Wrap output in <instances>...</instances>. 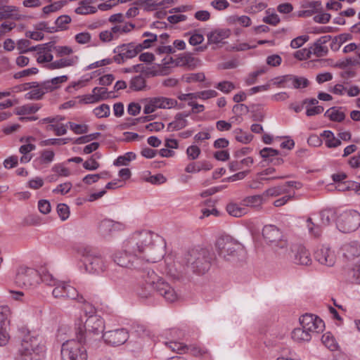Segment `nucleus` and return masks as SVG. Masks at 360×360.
I'll use <instances>...</instances> for the list:
<instances>
[{
    "instance_id": "nucleus-17",
    "label": "nucleus",
    "mask_w": 360,
    "mask_h": 360,
    "mask_svg": "<svg viewBox=\"0 0 360 360\" xmlns=\"http://www.w3.org/2000/svg\"><path fill=\"white\" fill-rule=\"evenodd\" d=\"M65 117L61 115L47 117L39 120V124H49L46 127L47 131H53L56 136H60L67 134L66 125L59 124Z\"/></svg>"
},
{
    "instance_id": "nucleus-48",
    "label": "nucleus",
    "mask_w": 360,
    "mask_h": 360,
    "mask_svg": "<svg viewBox=\"0 0 360 360\" xmlns=\"http://www.w3.org/2000/svg\"><path fill=\"white\" fill-rule=\"evenodd\" d=\"M79 296H81L82 297V300L81 301L79 300L78 299H72V300H76L78 302L84 304L82 310L84 311V316H85L86 319L89 316L97 315L96 308L91 304L86 302L82 295L79 294Z\"/></svg>"
},
{
    "instance_id": "nucleus-24",
    "label": "nucleus",
    "mask_w": 360,
    "mask_h": 360,
    "mask_svg": "<svg viewBox=\"0 0 360 360\" xmlns=\"http://www.w3.org/2000/svg\"><path fill=\"white\" fill-rule=\"evenodd\" d=\"M304 10L298 12L299 17H309L314 13L319 11L321 8V3L319 1H307L302 4Z\"/></svg>"
},
{
    "instance_id": "nucleus-56",
    "label": "nucleus",
    "mask_w": 360,
    "mask_h": 360,
    "mask_svg": "<svg viewBox=\"0 0 360 360\" xmlns=\"http://www.w3.org/2000/svg\"><path fill=\"white\" fill-rule=\"evenodd\" d=\"M53 51H55L57 57L69 56L73 53L71 47L68 46H55L53 44Z\"/></svg>"
},
{
    "instance_id": "nucleus-21",
    "label": "nucleus",
    "mask_w": 360,
    "mask_h": 360,
    "mask_svg": "<svg viewBox=\"0 0 360 360\" xmlns=\"http://www.w3.org/2000/svg\"><path fill=\"white\" fill-rule=\"evenodd\" d=\"M79 57L77 56H70L68 57H60V59L53 61L47 65L49 70L62 69L65 68L75 66L77 64Z\"/></svg>"
},
{
    "instance_id": "nucleus-12",
    "label": "nucleus",
    "mask_w": 360,
    "mask_h": 360,
    "mask_svg": "<svg viewBox=\"0 0 360 360\" xmlns=\"http://www.w3.org/2000/svg\"><path fill=\"white\" fill-rule=\"evenodd\" d=\"M300 323L312 337L313 334L323 331L325 325L317 316L306 314L300 318Z\"/></svg>"
},
{
    "instance_id": "nucleus-53",
    "label": "nucleus",
    "mask_w": 360,
    "mask_h": 360,
    "mask_svg": "<svg viewBox=\"0 0 360 360\" xmlns=\"http://www.w3.org/2000/svg\"><path fill=\"white\" fill-rule=\"evenodd\" d=\"M94 115L98 118L108 117L110 113V108L108 104H101L94 109Z\"/></svg>"
},
{
    "instance_id": "nucleus-9",
    "label": "nucleus",
    "mask_w": 360,
    "mask_h": 360,
    "mask_svg": "<svg viewBox=\"0 0 360 360\" xmlns=\"http://www.w3.org/2000/svg\"><path fill=\"white\" fill-rule=\"evenodd\" d=\"M336 225L341 232H353L360 226V213L356 210L345 211L337 218Z\"/></svg>"
},
{
    "instance_id": "nucleus-2",
    "label": "nucleus",
    "mask_w": 360,
    "mask_h": 360,
    "mask_svg": "<svg viewBox=\"0 0 360 360\" xmlns=\"http://www.w3.org/2000/svg\"><path fill=\"white\" fill-rule=\"evenodd\" d=\"M152 242V236L147 231L134 233L122 245V248L129 254V257L135 259H142L141 254L144 253ZM146 261L147 259H143Z\"/></svg>"
},
{
    "instance_id": "nucleus-43",
    "label": "nucleus",
    "mask_w": 360,
    "mask_h": 360,
    "mask_svg": "<svg viewBox=\"0 0 360 360\" xmlns=\"http://www.w3.org/2000/svg\"><path fill=\"white\" fill-rule=\"evenodd\" d=\"M287 193H288V188L281 185L269 188L263 193V195L266 197H276Z\"/></svg>"
},
{
    "instance_id": "nucleus-58",
    "label": "nucleus",
    "mask_w": 360,
    "mask_h": 360,
    "mask_svg": "<svg viewBox=\"0 0 360 360\" xmlns=\"http://www.w3.org/2000/svg\"><path fill=\"white\" fill-rule=\"evenodd\" d=\"M70 138L64 139H49L41 141V145L44 146H55V145H65L70 141Z\"/></svg>"
},
{
    "instance_id": "nucleus-8",
    "label": "nucleus",
    "mask_w": 360,
    "mask_h": 360,
    "mask_svg": "<svg viewBox=\"0 0 360 360\" xmlns=\"http://www.w3.org/2000/svg\"><path fill=\"white\" fill-rule=\"evenodd\" d=\"M43 351L44 345L41 344L39 337L29 333L22 339L15 360H41V354Z\"/></svg>"
},
{
    "instance_id": "nucleus-23",
    "label": "nucleus",
    "mask_w": 360,
    "mask_h": 360,
    "mask_svg": "<svg viewBox=\"0 0 360 360\" xmlns=\"http://www.w3.org/2000/svg\"><path fill=\"white\" fill-rule=\"evenodd\" d=\"M53 51V43L49 42L42 44V48L37 52V61L38 63L53 62V56L51 52Z\"/></svg>"
},
{
    "instance_id": "nucleus-63",
    "label": "nucleus",
    "mask_w": 360,
    "mask_h": 360,
    "mask_svg": "<svg viewBox=\"0 0 360 360\" xmlns=\"http://www.w3.org/2000/svg\"><path fill=\"white\" fill-rule=\"evenodd\" d=\"M186 352L191 353L195 356H202L207 353V350L197 345H186Z\"/></svg>"
},
{
    "instance_id": "nucleus-39",
    "label": "nucleus",
    "mask_w": 360,
    "mask_h": 360,
    "mask_svg": "<svg viewBox=\"0 0 360 360\" xmlns=\"http://www.w3.org/2000/svg\"><path fill=\"white\" fill-rule=\"evenodd\" d=\"M226 211L228 213L235 217H240L245 215L247 212L245 207H240L236 203H229L226 206Z\"/></svg>"
},
{
    "instance_id": "nucleus-40",
    "label": "nucleus",
    "mask_w": 360,
    "mask_h": 360,
    "mask_svg": "<svg viewBox=\"0 0 360 360\" xmlns=\"http://www.w3.org/2000/svg\"><path fill=\"white\" fill-rule=\"evenodd\" d=\"M136 154L133 152H127L123 155L117 157L113 164L115 166H127L129 162L136 159Z\"/></svg>"
},
{
    "instance_id": "nucleus-3",
    "label": "nucleus",
    "mask_w": 360,
    "mask_h": 360,
    "mask_svg": "<svg viewBox=\"0 0 360 360\" xmlns=\"http://www.w3.org/2000/svg\"><path fill=\"white\" fill-rule=\"evenodd\" d=\"M39 281L46 285L54 286L52 294L56 298L78 299L82 300V297L79 296L77 289L69 283L57 281L49 271L43 270L39 273Z\"/></svg>"
},
{
    "instance_id": "nucleus-14",
    "label": "nucleus",
    "mask_w": 360,
    "mask_h": 360,
    "mask_svg": "<svg viewBox=\"0 0 360 360\" xmlns=\"http://www.w3.org/2000/svg\"><path fill=\"white\" fill-rule=\"evenodd\" d=\"M102 337L107 344L117 347L125 343L129 335L127 329L117 328L105 332Z\"/></svg>"
},
{
    "instance_id": "nucleus-60",
    "label": "nucleus",
    "mask_w": 360,
    "mask_h": 360,
    "mask_svg": "<svg viewBox=\"0 0 360 360\" xmlns=\"http://www.w3.org/2000/svg\"><path fill=\"white\" fill-rule=\"evenodd\" d=\"M68 124L70 129L76 134H86L89 131V127L86 124H79L72 122H69Z\"/></svg>"
},
{
    "instance_id": "nucleus-28",
    "label": "nucleus",
    "mask_w": 360,
    "mask_h": 360,
    "mask_svg": "<svg viewBox=\"0 0 360 360\" xmlns=\"http://www.w3.org/2000/svg\"><path fill=\"white\" fill-rule=\"evenodd\" d=\"M68 79V77L67 75L56 77L43 82V86L47 92H51L60 88L61 84L66 82Z\"/></svg>"
},
{
    "instance_id": "nucleus-19",
    "label": "nucleus",
    "mask_w": 360,
    "mask_h": 360,
    "mask_svg": "<svg viewBox=\"0 0 360 360\" xmlns=\"http://www.w3.org/2000/svg\"><path fill=\"white\" fill-rule=\"evenodd\" d=\"M123 225L109 219L102 220L98 225V232L103 238H108L122 229Z\"/></svg>"
},
{
    "instance_id": "nucleus-16",
    "label": "nucleus",
    "mask_w": 360,
    "mask_h": 360,
    "mask_svg": "<svg viewBox=\"0 0 360 360\" xmlns=\"http://www.w3.org/2000/svg\"><path fill=\"white\" fill-rule=\"evenodd\" d=\"M11 309L7 305L0 307V346L5 345L9 339L8 328Z\"/></svg>"
},
{
    "instance_id": "nucleus-7",
    "label": "nucleus",
    "mask_w": 360,
    "mask_h": 360,
    "mask_svg": "<svg viewBox=\"0 0 360 360\" xmlns=\"http://www.w3.org/2000/svg\"><path fill=\"white\" fill-rule=\"evenodd\" d=\"M186 266L198 274H204L210 268L211 257L208 250L205 249H193L185 256Z\"/></svg>"
},
{
    "instance_id": "nucleus-29",
    "label": "nucleus",
    "mask_w": 360,
    "mask_h": 360,
    "mask_svg": "<svg viewBox=\"0 0 360 360\" xmlns=\"http://www.w3.org/2000/svg\"><path fill=\"white\" fill-rule=\"evenodd\" d=\"M163 4L159 0H137L134 3V5H138L141 11L145 12L156 11L159 6Z\"/></svg>"
},
{
    "instance_id": "nucleus-59",
    "label": "nucleus",
    "mask_w": 360,
    "mask_h": 360,
    "mask_svg": "<svg viewBox=\"0 0 360 360\" xmlns=\"http://www.w3.org/2000/svg\"><path fill=\"white\" fill-rule=\"evenodd\" d=\"M65 2L63 1H56L50 5L46 6L43 8V13L45 15L49 14L59 11L63 6Z\"/></svg>"
},
{
    "instance_id": "nucleus-27",
    "label": "nucleus",
    "mask_w": 360,
    "mask_h": 360,
    "mask_svg": "<svg viewBox=\"0 0 360 360\" xmlns=\"http://www.w3.org/2000/svg\"><path fill=\"white\" fill-rule=\"evenodd\" d=\"M230 34L231 31L229 29H218L211 32L207 35V40L210 44H218L229 38Z\"/></svg>"
},
{
    "instance_id": "nucleus-37",
    "label": "nucleus",
    "mask_w": 360,
    "mask_h": 360,
    "mask_svg": "<svg viewBox=\"0 0 360 360\" xmlns=\"http://www.w3.org/2000/svg\"><path fill=\"white\" fill-rule=\"evenodd\" d=\"M155 102L158 108L170 109L177 105V101L175 99L166 97H156Z\"/></svg>"
},
{
    "instance_id": "nucleus-41",
    "label": "nucleus",
    "mask_w": 360,
    "mask_h": 360,
    "mask_svg": "<svg viewBox=\"0 0 360 360\" xmlns=\"http://www.w3.org/2000/svg\"><path fill=\"white\" fill-rule=\"evenodd\" d=\"M324 115L334 122H341L345 117V113L335 108H331L326 110Z\"/></svg>"
},
{
    "instance_id": "nucleus-44",
    "label": "nucleus",
    "mask_w": 360,
    "mask_h": 360,
    "mask_svg": "<svg viewBox=\"0 0 360 360\" xmlns=\"http://www.w3.org/2000/svg\"><path fill=\"white\" fill-rule=\"evenodd\" d=\"M323 344L331 351H335L338 348V343L330 333H326L321 337Z\"/></svg>"
},
{
    "instance_id": "nucleus-13",
    "label": "nucleus",
    "mask_w": 360,
    "mask_h": 360,
    "mask_svg": "<svg viewBox=\"0 0 360 360\" xmlns=\"http://www.w3.org/2000/svg\"><path fill=\"white\" fill-rule=\"evenodd\" d=\"M84 328V330L79 328V331L77 333V335L81 330L84 335L85 333L93 335L101 334L105 328L104 321L98 315L89 316L85 320ZM84 338L85 339L84 336Z\"/></svg>"
},
{
    "instance_id": "nucleus-46",
    "label": "nucleus",
    "mask_w": 360,
    "mask_h": 360,
    "mask_svg": "<svg viewBox=\"0 0 360 360\" xmlns=\"http://www.w3.org/2000/svg\"><path fill=\"white\" fill-rule=\"evenodd\" d=\"M320 216L322 224L324 226H328L331 223L332 221L334 220L336 217V214L333 210L328 209L323 210L320 213Z\"/></svg>"
},
{
    "instance_id": "nucleus-54",
    "label": "nucleus",
    "mask_w": 360,
    "mask_h": 360,
    "mask_svg": "<svg viewBox=\"0 0 360 360\" xmlns=\"http://www.w3.org/2000/svg\"><path fill=\"white\" fill-rule=\"evenodd\" d=\"M275 169L273 167H269L261 172L258 174L259 177V181H271V180H275V179H281L285 178L283 176H272L269 177H263L262 176H270L273 174L275 172Z\"/></svg>"
},
{
    "instance_id": "nucleus-38",
    "label": "nucleus",
    "mask_w": 360,
    "mask_h": 360,
    "mask_svg": "<svg viewBox=\"0 0 360 360\" xmlns=\"http://www.w3.org/2000/svg\"><path fill=\"white\" fill-rule=\"evenodd\" d=\"M142 37H146V39L143 40L141 43L137 44L138 46H141V51L145 49L150 48L153 46V44L155 41H158L157 34L149 32H143Z\"/></svg>"
},
{
    "instance_id": "nucleus-55",
    "label": "nucleus",
    "mask_w": 360,
    "mask_h": 360,
    "mask_svg": "<svg viewBox=\"0 0 360 360\" xmlns=\"http://www.w3.org/2000/svg\"><path fill=\"white\" fill-rule=\"evenodd\" d=\"M348 278L352 282L357 284H360V265H354L348 271Z\"/></svg>"
},
{
    "instance_id": "nucleus-64",
    "label": "nucleus",
    "mask_w": 360,
    "mask_h": 360,
    "mask_svg": "<svg viewBox=\"0 0 360 360\" xmlns=\"http://www.w3.org/2000/svg\"><path fill=\"white\" fill-rule=\"evenodd\" d=\"M218 96V93L215 90L210 89L195 93L196 99L200 98L207 100L211 98H215Z\"/></svg>"
},
{
    "instance_id": "nucleus-31",
    "label": "nucleus",
    "mask_w": 360,
    "mask_h": 360,
    "mask_svg": "<svg viewBox=\"0 0 360 360\" xmlns=\"http://www.w3.org/2000/svg\"><path fill=\"white\" fill-rule=\"evenodd\" d=\"M326 41L325 39L322 41L321 39H319L310 46L309 49L311 52V56L314 55L316 57L326 56L328 50L327 46L323 45Z\"/></svg>"
},
{
    "instance_id": "nucleus-52",
    "label": "nucleus",
    "mask_w": 360,
    "mask_h": 360,
    "mask_svg": "<svg viewBox=\"0 0 360 360\" xmlns=\"http://www.w3.org/2000/svg\"><path fill=\"white\" fill-rule=\"evenodd\" d=\"M263 197V194L251 195L245 198L243 202L246 206L257 207L262 203Z\"/></svg>"
},
{
    "instance_id": "nucleus-34",
    "label": "nucleus",
    "mask_w": 360,
    "mask_h": 360,
    "mask_svg": "<svg viewBox=\"0 0 360 360\" xmlns=\"http://www.w3.org/2000/svg\"><path fill=\"white\" fill-rule=\"evenodd\" d=\"M129 89L135 91L145 90L146 89L145 77L141 75L133 77L129 82Z\"/></svg>"
},
{
    "instance_id": "nucleus-10",
    "label": "nucleus",
    "mask_w": 360,
    "mask_h": 360,
    "mask_svg": "<svg viewBox=\"0 0 360 360\" xmlns=\"http://www.w3.org/2000/svg\"><path fill=\"white\" fill-rule=\"evenodd\" d=\"M15 283L20 287L36 286L39 283V273L34 269L20 266L17 269Z\"/></svg>"
},
{
    "instance_id": "nucleus-20",
    "label": "nucleus",
    "mask_w": 360,
    "mask_h": 360,
    "mask_svg": "<svg viewBox=\"0 0 360 360\" xmlns=\"http://www.w3.org/2000/svg\"><path fill=\"white\" fill-rule=\"evenodd\" d=\"M262 236L267 244L271 245L283 237L282 232L274 225H266L262 229Z\"/></svg>"
},
{
    "instance_id": "nucleus-1",
    "label": "nucleus",
    "mask_w": 360,
    "mask_h": 360,
    "mask_svg": "<svg viewBox=\"0 0 360 360\" xmlns=\"http://www.w3.org/2000/svg\"><path fill=\"white\" fill-rule=\"evenodd\" d=\"M113 261L120 266L134 269L139 272L140 281L136 289L139 297L147 298L155 291L167 302H173L178 299V294L174 288L150 268L149 262H155V258L148 257L146 261L143 259H134L122 248V251L114 255Z\"/></svg>"
},
{
    "instance_id": "nucleus-42",
    "label": "nucleus",
    "mask_w": 360,
    "mask_h": 360,
    "mask_svg": "<svg viewBox=\"0 0 360 360\" xmlns=\"http://www.w3.org/2000/svg\"><path fill=\"white\" fill-rule=\"evenodd\" d=\"M286 79H289L290 83L295 89L305 88L309 84V81L305 77L290 75V77H286L284 80Z\"/></svg>"
},
{
    "instance_id": "nucleus-4",
    "label": "nucleus",
    "mask_w": 360,
    "mask_h": 360,
    "mask_svg": "<svg viewBox=\"0 0 360 360\" xmlns=\"http://www.w3.org/2000/svg\"><path fill=\"white\" fill-rule=\"evenodd\" d=\"M216 248L220 258L231 262H237L244 252L242 245L229 236L219 237Z\"/></svg>"
},
{
    "instance_id": "nucleus-26",
    "label": "nucleus",
    "mask_w": 360,
    "mask_h": 360,
    "mask_svg": "<svg viewBox=\"0 0 360 360\" xmlns=\"http://www.w3.org/2000/svg\"><path fill=\"white\" fill-rule=\"evenodd\" d=\"M55 159V153L51 149H44L40 151L39 155L34 162L38 166L41 167H46L49 166Z\"/></svg>"
},
{
    "instance_id": "nucleus-35",
    "label": "nucleus",
    "mask_w": 360,
    "mask_h": 360,
    "mask_svg": "<svg viewBox=\"0 0 360 360\" xmlns=\"http://www.w3.org/2000/svg\"><path fill=\"white\" fill-rule=\"evenodd\" d=\"M321 136L325 139V144L328 148H336L341 144L340 139L336 138L331 131H323Z\"/></svg>"
},
{
    "instance_id": "nucleus-32",
    "label": "nucleus",
    "mask_w": 360,
    "mask_h": 360,
    "mask_svg": "<svg viewBox=\"0 0 360 360\" xmlns=\"http://www.w3.org/2000/svg\"><path fill=\"white\" fill-rule=\"evenodd\" d=\"M41 108L38 103H27L18 106L15 109V114L17 115H27L37 112Z\"/></svg>"
},
{
    "instance_id": "nucleus-57",
    "label": "nucleus",
    "mask_w": 360,
    "mask_h": 360,
    "mask_svg": "<svg viewBox=\"0 0 360 360\" xmlns=\"http://www.w3.org/2000/svg\"><path fill=\"white\" fill-rule=\"evenodd\" d=\"M92 93L95 94L98 101L106 100L111 97V92H108L105 87H95L92 90Z\"/></svg>"
},
{
    "instance_id": "nucleus-61",
    "label": "nucleus",
    "mask_w": 360,
    "mask_h": 360,
    "mask_svg": "<svg viewBox=\"0 0 360 360\" xmlns=\"http://www.w3.org/2000/svg\"><path fill=\"white\" fill-rule=\"evenodd\" d=\"M215 87L224 94H229L235 89V85L231 82L223 81L217 83Z\"/></svg>"
},
{
    "instance_id": "nucleus-51",
    "label": "nucleus",
    "mask_w": 360,
    "mask_h": 360,
    "mask_svg": "<svg viewBox=\"0 0 360 360\" xmlns=\"http://www.w3.org/2000/svg\"><path fill=\"white\" fill-rule=\"evenodd\" d=\"M51 171L57 174L58 176L68 177L71 174L70 169L66 167L63 163L55 164L52 167Z\"/></svg>"
},
{
    "instance_id": "nucleus-22",
    "label": "nucleus",
    "mask_w": 360,
    "mask_h": 360,
    "mask_svg": "<svg viewBox=\"0 0 360 360\" xmlns=\"http://www.w3.org/2000/svg\"><path fill=\"white\" fill-rule=\"evenodd\" d=\"M342 255L348 260H352L360 256V245L356 241L345 243L341 248Z\"/></svg>"
},
{
    "instance_id": "nucleus-5",
    "label": "nucleus",
    "mask_w": 360,
    "mask_h": 360,
    "mask_svg": "<svg viewBox=\"0 0 360 360\" xmlns=\"http://www.w3.org/2000/svg\"><path fill=\"white\" fill-rule=\"evenodd\" d=\"M77 252L82 258V262L87 272L99 274L105 270L106 265L104 259L91 247L80 245L77 248Z\"/></svg>"
},
{
    "instance_id": "nucleus-11",
    "label": "nucleus",
    "mask_w": 360,
    "mask_h": 360,
    "mask_svg": "<svg viewBox=\"0 0 360 360\" xmlns=\"http://www.w3.org/2000/svg\"><path fill=\"white\" fill-rule=\"evenodd\" d=\"M141 52V46L137 43L130 42L117 46L113 49L114 61L117 64H123L126 60L136 57Z\"/></svg>"
},
{
    "instance_id": "nucleus-47",
    "label": "nucleus",
    "mask_w": 360,
    "mask_h": 360,
    "mask_svg": "<svg viewBox=\"0 0 360 360\" xmlns=\"http://www.w3.org/2000/svg\"><path fill=\"white\" fill-rule=\"evenodd\" d=\"M97 11V8L94 6L88 5L86 1H82L79 3V6L75 9V13L79 15H87L94 13Z\"/></svg>"
},
{
    "instance_id": "nucleus-25",
    "label": "nucleus",
    "mask_w": 360,
    "mask_h": 360,
    "mask_svg": "<svg viewBox=\"0 0 360 360\" xmlns=\"http://www.w3.org/2000/svg\"><path fill=\"white\" fill-rule=\"evenodd\" d=\"M189 115H190V113H186V112L177 113L174 117V121L169 123V124L167 126V131H178V130L182 129L184 127H186L188 124V121L186 119V117H188Z\"/></svg>"
},
{
    "instance_id": "nucleus-49",
    "label": "nucleus",
    "mask_w": 360,
    "mask_h": 360,
    "mask_svg": "<svg viewBox=\"0 0 360 360\" xmlns=\"http://www.w3.org/2000/svg\"><path fill=\"white\" fill-rule=\"evenodd\" d=\"M259 154L263 159L270 162V159L281 155V152L272 148L266 147L260 150Z\"/></svg>"
},
{
    "instance_id": "nucleus-33",
    "label": "nucleus",
    "mask_w": 360,
    "mask_h": 360,
    "mask_svg": "<svg viewBox=\"0 0 360 360\" xmlns=\"http://www.w3.org/2000/svg\"><path fill=\"white\" fill-rule=\"evenodd\" d=\"M46 93L47 91L44 89L43 82H37V86L32 87L31 91L25 94V98L27 100H40Z\"/></svg>"
},
{
    "instance_id": "nucleus-18",
    "label": "nucleus",
    "mask_w": 360,
    "mask_h": 360,
    "mask_svg": "<svg viewBox=\"0 0 360 360\" xmlns=\"http://www.w3.org/2000/svg\"><path fill=\"white\" fill-rule=\"evenodd\" d=\"M316 260L321 264L326 266H333L336 261L335 252L329 247L321 246L314 253Z\"/></svg>"
},
{
    "instance_id": "nucleus-45",
    "label": "nucleus",
    "mask_w": 360,
    "mask_h": 360,
    "mask_svg": "<svg viewBox=\"0 0 360 360\" xmlns=\"http://www.w3.org/2000/svg\"><path fill=\"white\" fill-rule=\"evenodd\" d=\"M233 133L235 134V139L242 143H248L253 138V136L251 134L243 131L240 129H236L234 130Z\"/></svg>"
},
{
    "instance_id": "nucleus-36",
    "label": "nucleus",
    "mask_w": 360,
    "mask_h": 360,
    "mask_svg": "<svg viewBox=\"0 0 360 360\" xmlns=\"http://www.w3.org/2000/svg\"><path fill=\"white\" fill-rule=\"evenodd\" d=\"M311 338V335L302 326L295 328L292 332V338L296 342H308Z\"/></svg>"
},
{
    "instance_id": "nucleus-50",
    "label": "nucleus",
    "mask_w": 360,
    "mask_h": 360,
    "mask_svg": "<svg viewBox=\"0 0 360 360\" xmlns=\"http://www.w3.org/2000/svg\"><path fill=\"white\" fill-rule=\"evenodd\" d=\"M182 79L187 83L202 82L205 79V76L202 72L188 73L183 75Z\"/></svg>"
},
{
    "instance_id": "nucleus-15",
    "label": "nucleus",
    "mask_w": 360,
    "mask_h": 360,
    "mask_svg": "<svg viewBox=\"0 0 360 360\" xmlns=\"http://www.w3.org/2000/svg\"><path fill=\"white\" fill-rule=\"evenodd\" d=\"M288 255L289 259L296 264L307 266L311 263L309 252L302 245H295L291 246Z\"/></svg>"
},
{
    "instance_id": "nucleus-6",
    "label": "nucleus",
    "mask_w": 360,
    "mask_h": 360,
    "mask_svg": "<svg viewBox=\"0 0 360 360\" xmlns=\"http://www.w3.org/2000/svg\"><path fill=\"white\" fill-rule=\"evenodd\" d=\"M84 343V334L81 330L77 335V340H70L62 345V360H87V351Z\"/></svg>"
},
{
    "instance_id": "nucleus-30",
    "label": "nucleus",
    "mask_w": 360,
    "mask_h": 360,
    "mask_svg": "<svg viewBox=\"0 0 360 360\" xmlns=\"http://www.w3.org/2000/svg\"><path fill=\"white\" fill-rule=\"evenodd\" d=\"M270 246L278 255L289 259L288 253L290 252V248L288 249V242L286 240L283 239V237Z\"/></svg>"
},
{
    "instance_id": "nucleus-62",
    "label": "nucleus",
    "mask_w": 360,
    "mask_h": 360,
    "mask_svg": "<svg viewBox=\"0 0 360 360\" xmlns=\"http://www.w3.org/2000/svg\"><path fill=\"white\" fill-rule=\"evenodd\" d=\"M165 345L173 352L178 353L186 352V345L181 342L175 341L166 342Z\"/></svg>"
}]
</instances>
